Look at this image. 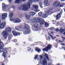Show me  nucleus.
Wrapping results in <instances>:
<instances>
[{
  "label": "nucleus",
  "instance_id": "obj_34",
  "mask_svg": "<svg viewBox=\"0 0 65 65\" xmlns=\"http://www.w3.org/2000/svg\"><path fill=\"white\" fill-rule=\"evenodd\" d=\"M50 36L51 37V38H52V39L53 40H54L55 38H56V37H53L52 36Z\"/></svg>",
  "mask_w": 65,
  "mask_h": 65
},
{
  "label": "nucleus",
  "instance_id": "obj_53",
  "mask_svg": "<svg viewBox=\"0 0 65 65\" xmlns=\"http://www.w3.org/2000/svg\"><path fill=\"white\" fill-rule=\"evenodd\" d=\"M2 1V0H0V1Z\"/></svg>",
  "mask_w": 65,
  "mask_h": 65
},
{
  "label": "nucleus",
  "instance_id": "obj_6",
  "mask_svg": "<svg viewBox=\"0 0 65 65\" xmlns=\"http://www.w3.org/2000/svg\"><path fill=\"white\" fill-rule=\"evenodd\" d=\"M7 49L6 48H5L3 49V50L4 51H2L0 50V53H2L3 52V54L2 55L4 57H5L6 56V53H7Z\"/></svg>",
  "mask_w": 65,
  "mask_h": 65
},
{
  "label": "nucleus",
  "instance_id": "obj_16",
  "mask_svg": "<svg viewBox=\"0 0 65 65\" xmlns=\"http://www.w3.org/2000/svg\"><path fill=\"white\" fill-rule=\"evenodd\" d=\"M2 45H3V44L1 42V40H0V49H3V46Z\"/></svg>",
  "mask_w": 65,
  "mask_h": 65
},
{
  "label": "nucleus",
  "instance_id": "obj_39",
  "mask_svg": "<svg viewBox=\"0 0 65 65\" xmlns=\"http://www.w3.org/2000/svg\"><path fill=\"white\" fill-rule=\"evenodd\" d=\"M28 48L29 49L28 50V51H30V50H31V47H28Z\"/></svg>",
  "mask_w": 65,
  "mask_h": 65
},
{
  "label": "nucleus",
  "instance_id": "obj_33",
  "mask_svg": "<svg viewBox=\"0 0 65 65\" xmlns=\"http://www.w3.org/2000/svg\"><path fill=\"white\" fill-rule=\"evenodd\" d=\"M38 55H35V56L34 58L35 59H38Z\"/></svg>",
  "mask_w": 65,
  "mask_h": 65
},
{
  "label": "nucleus",
  "instance_id": "obj_12",
  "mask_svg": "<svg viewBox=\"0 0 65 65\" xmlns=\"http://www.w3.org/2000/svg\"><path fill=\"white\" fill-rule=\"evenodd\" d=\"M44 1L45 4L44 6L45 7L49 5H50V3H49V2H48V1L47 0H44Z\"/></svg>",
  "mask_w": 65,
  "mask_h": 65
},
{
  "label": "nucleus",
  "instance_id": "obj_56",
  "mask_svg": "<svg viewBox=\"0 0 65 65\" xmlns=\"http://www.w3.org/2000/svg\"><path fill=\"white\" fill-rule=\"evenodd\" d=\"M56 41H57V40H56Z\"/></svg>",
  "mask_w": 65,
  "mask_h": 65
},
{
  "label": "nucleus",
  "instance_id": "obj_7",
  "mask_svg": "<svg viewBox=\"0 0 65 65\" xmlns=\"http://www.w3.org/2000/svg\"><path fill=\"white\" fill-rule=\"evenodd\" d=\"M10 20L11 22H13L15 23L20 22V19L19 18H17L14 19L11 18L10 19Z\"/></svg>",
  "mask_w": 65,
  "mask_h": 65
},
{
  "label": "nucleus",
  "instance_id": "obj_49",
  "mask_svg": "<svg viewBox=\"0 0 65 65\" xmlns=\"http://www.w3.org/2000/svg\"><path fill=\"white\" fill-rule=\"evenodd\" d=\"M52 10V9H49V10H50H50Z\"/></svg>",
  "mask_w": 65,
  "mask_h": 65
},
{
  "label": "nucleus",
  "instance_id": "obj_29",
  "mask_svg": "<svg viewBox=\"0 0 65 65\" xmlns=\"http://www.w3.org/2000/svg\"><path fill=\"white\" fill-rule=\"evenodd\" d=\"M34 18H32V19H31L30 20V22L31 23H35V22H34Z\"/></svg>",
  "mask_w": 65,
  "mask_h": 65
},
{
  "label": "nucleus",
  "instance_id": "obj_57",
  "mask_svg": "<svg viewBox=\"0 0 65 65\" xmlns=\"http://www.w3.org/2000/svg\"><path fill=\"white\" fill-rule=\"evenodd\" d=\"M57 23L59 24V23H58V22H57Z\"/></svg>",
  "mask_w": 65,
  "mask_h": 65
},
{
  "label": "nucleus",
  "instance_id": "obj_4",
  "mask_svg": "<svg viewBox=\"0 0 65 65\" xmlns=\"http://www.w3.org/2000/svg\"><path fill=\"white\" fill-rule=\"evenodd\" d=\"M23 29H26L25 31L23 32L24 34H28L30 32V27L27 24H25L24 26Z\"/></svg>",
  "mask_w": 65,
  "mask_h": 65
},
{
  "label": "nucleus",
  "instance_id": "obj_50",
  "mask_svg": "<svg viewBox=\"0 0 65 65\" xmlns=\"http://www.w3.org/2000/svg\"><path fill=\"white\" fill-rule=\"evenodd\" d=\"M59 42H62L61 41H60V40H59Z\"/></svg>",
  "mask_w": 65,
  "mask_h": 65
},
{
  "label": "nucleus",
  "instance_id": "obj_20",
  "mask_svg": "<svg viewBox=\"0 0 65 65\" xmlns=\"http://www.w3.org/2000/svg\"><path fill=\"white\" fill-rule=\"evenodd\" d=\"M5 6H6V5H5L4 3H3L2 4V8H3V9H4L5 10V9L6 8H5Z\"/></svg>",
  "mask_w": 65,
  "mask_h": 65
},
{
  "label": "nucleus",
  "instance_id": "obj_21",
  "mask_svg": "<svg viewBox=\"0 0 65 65\" xmlns=\"http://www.w3.org/2000/svg\"><path fill=\"white\" fill-rule=\"evenodd\" d=\"M35 51L37 52L38 53H39L40 52H41V50L38 48H36L35 49Z\"/></svg>",
  "mask_w": 65,
  "mask_h": 65
},
{
  "label": "nucleus",
  "instance_id": "obj_28",
  "mask_svg": "<svg viewBox=\"0 0 65 65\" xmlns=\"http://www.w3.org/2000/svg\"><path fill=\"white\" fill-rule=\"evenodd\" d=\"M26 0H16L15 1H25ZM39 0H35L34 1H39Z\"/></svg>",
  "mask_w": 65,
  "mask_h": 65
},
{
  "label": "nucleus",
  "instance_id": "obj_41",
  "mask_svg": "<svg viewBox=\"0 0 65 65\" xmlns=\"http://www.w3.org/2000/svg\"><path fill=\"white\" fill-rule=\"evenodd\" d=\"M61 45H65V44L63 43H61Z\"/></svg>",
  "mask_w": 65,
  "mask_h": 65
},
{
  "label": "nucleus",
  "instance_id": "obj_55",
  "mask_svg": "<svg viewBox=\"0 0 65 65\" xmlns=\"http://www.w3.org/2000/svg\"><path fill=\"white\" fill-rule=\"evenodd\" d=\"M64 9V11L65 12V9Z\"/></svg>",
  "mask_w": 65,
  "mask_h": 65
},
{
  "label": "nucleus",
  "instance_id": "obj_48",
  "mask_svg": "<svg viewBox=\"0 0 65 65\" xmlns=\"http://www.w3.org/2000/svg\"><path fill=\"white\" fill-rule=\"evenodd\" d=\"M48 65H51V63H49Z\"/></svg>",
  "mask_w": 65,
  "mask_h": 65
},
{
  "label": "nucleus",
  "instance_id": "obj_45",
  "mask_svg": "<svg viewBox=\"0 0 65 65\" xmlns=\"http://www.w3.org/2000/svg\"><path fill=\"white\" fill-rule=\"evenodd\" d=\"M48 39H50V37H48Z\"/></svg>",
  "mask_w": 65,
  "mask_h": 65
},
{
  "label": "nucleus",
  "instance_id": "obj_18",
  "mask_svg": "<svg viewBox=\"0 0 65 65\" xmlns=\"http://www.w3.org/2000/svg\"><path fill=\"white\" fill-rule=\"evenodd\" d=\"M35 14H36V13L33 11L30 12V15L31 16H34Z\"/></svg>",
  "mask_w": 65,
  "mask_h": 65
},
{
  "label": "nucleus",
  "instance_id": "obj_59",
  "mask_svg": "<svg viewBox=\"0 0 65 65\" xmlns=\"http://www.w3.org/2000/svg\"><path fill=\"white\" fill-rule=\"evenodd\" d=\"M58 22V23H59V22Z\"/></svg>",
  "mask_w": 65,
  "mask_h": 65
},
{
  "label": "nucleus",
  "instance_id": "obj_5",
  "mask_svg": "<svg viewBox=\"0 0 65 65\" xmlns=\"http://www.w3.org/2000/svg\"><path fill=\"white\" fill-rule=\"evenodd\" d=\"M53 6H55V7H58V6L63 7L64 4H61L60 3L58 2V1H55L53 3Z\"/></svg>",
  "mask_w": 65,
  "mask_h": 65
},
{
  "label": "nucleus",
  "instance_id": "obj_27",
  "mask_svg": "<svg viewBox=\"0 0 65 65\" xmlns=\"http://www.w3.org/2000/svg\"><path fill=\"white\" fill-rule=\"evenodd\" d=\"M17 28L19 30H22V27L20 26L17 27Z\"/></svg>",
  "mask_w": 65,
  "mask_h": 65
},
{
  "label": "nucleus",
  "instance_id": "obj_36",
  "mask_svg": "<svg viewBox=\"0 0 65 65\" xmlns=\"http://www.w3.org/2000/svg\"><path fill=\"white\" fill-rule=\"evenodd\" d=\"M50 30H55V28L54 27H52L51 28H49Z\"/></svg>",
  "mask_w": 65,
  "mask_h": 65
},
{
  "label": "nucleus",
  "instance_id": "obj_23",
  "mask_svg": "<svg viewBox=\"0 0 65 65\" xmlns=\"http://www.w3.org/2000/svg\"><path fill=\"white\" fill-rule=\"evenodd\" d=\"M44 56L46 57H44V58H45L46 59V58L48 60V61H50V60H49V58H48V57H47V55L46 54H45Z\"/></svg>",
  "mask_w": 65,
  "mask_h": 65
},
{
  "label": "nucleus",
  "instance_id": "obj_54",
  "mask_svg": "<svg viewBox=\"0 0 65 65\" xmlns=\"http://www.w3.org/2000/svg\"><path fill=\"white\" fill-rule=\"evenodd\" d=\"M57 36L58 37V36H58V35H57Z\"/></svg>",
  "mask_w": 65,
  "mask_h": 65
},
{
  "label": "nucleus",
  "instance_id": "obj_52",
  "mask_svg": "<svg viewBox=\"0 0 65 65\" xmlns=\"http://www.w3.org/2000/svg\"><path fill=\"white\" fill-rule=\"evenodd\" d=\"M62 48H65V47H62Z\"/></svg>",
  "mask_w": 65,
  "mask_h": 65
},
{
  "label": "nucleus",
  "instance_id": "obj_11",
  "mask_svg": "<svg viewBox=\"0 0 65 65\" xmlns=\"http://www.w3.org/2000/svg\"><path fill=\"white\" fill-rule=\"evenodd\" d=\"M6 25V23L5 22H3L0 25V29H3Z\"/></svg>",
  "mask_w": 65,
  "mask_h": 65
},
{
  "label": "nucleus",
  "instance_id": "obj_1",
  "mask_svg": "<svg viewBox=\"0 0 65 65\" xmlns=\"http://www.w3.org/2000/svg\"><path fill=\"white\" fill-rule=\"evenodd\" d=\"M33 2V1L29 0L26 4H24L22 5L21 9L24 11H26L30 8V5Z\"/></svg>",
  "mask_w": 65,
  "mask_h": 65
},
{
  "label": "nucleus",
  "instance_id": "obj_25",
  "mask_svg": "<svg viewBox=\"0 0 65 65\" xmlns=\"http://www.w3.org/2000/svg\"><path fill=\"white\" fill-rule=\"evenodd\" d=\"M34 7L35 9H38V6L37 5H34Z\"/></svg>",
  "mask_w": 65,
  "mask_h": 65
},
{
  "label": "nucleus",
  "instance_id": "obj_15",
  "mask_svg": "<svg viewBox=\"0 0 65 65\" xmlns=\"http://www.w3.org/2000/svg\"><path fill=\"white\" fill-rule=\"evenodd\" d=\"M7 15V13H4L2 14V19L3 20H4Z\"/></svg>",
  "mask_w": 65,
  "mask_h": 65
},
{
  "label": "nucleus",
  "instance_id": "obj_26",
  "mask_svg": "<svg viewBox=\"0 0 65 65\" xmlns=\"http://www.w3.org/2000/svg\"><path fill=\"white\" fill-rule=\"evenodd\" d=\"M38 14V16L39 17H40V16H41V15H42V12H40Z\"/></svg>",
  "mask_w": 65,
  "mask_h": 65
},
{
  "label": "nucleus",
  "instance_id": "obj_37",
  "mask_svg": "<svg viewBox=\"0 0 65 65\" xmlns=\"http://www.w3.org/2000/svg\"><path fill=\"white\" fill-rule=\"evenodd\" d=\"M8 1L9 3H10L12 2V0H8Z\"/></svg>",
  "mask_w": 65,
  "mask_h": 65
},
{
  "label": "nucleus",
  "instance_id": "obj_3",
  "mask_svg": "<svg viewBox=\"0 0 65 65\" xmlns=\"http://www.w3.org/2000/svg\"><path fill=\"white\" fill-rule=\"evenodd\" d=\"M40 58L38 59V60L39 61V64H41L43 65H46L47 63H46V58L45 57H44L43 60L42 59L43 58V57L42 55H40L39 56Z\"/></svg>",
  "mask_w": 65,
  "mask_h": 65
},
{
  "label": "nucleus",
  "instance_id": "obj_44",
  "mask_svg": "<svg viewBox=\"0 0 65 65\" xmlns=\"http://www.w3.org/2000/svg\"><path fill=\"white\" fill-rule=\"evenodd\" d=\"M61 1H65V0H60Z\"/></svg>",
  "mask_w": 65,
  "mask_h": 65
},
{
  "label": "nucleus",
  "instance_id": "obj_47",
  "mask_svg": "<svg viewBox=\"0 0 65 65\" xmlns=\"http://www.w3.org/2000/svg\"><path fill=\"white\" fill-rule=\"evenodd\" d=\"M48 12H49L48 11H47L46 12V13H48Z\"/></svg>",
  "mask_w": 65,
  "mask_h": 65
},
{
  "label": "nucleus",
  "instance_id": "obj_42",
  "mask_svg": "<svg viewBox=\"0 0 65 65\" xmlns=\"http://www.w3.org/2000/svg\"><path fill=\"white\" fill-rule=\"evenodd\" d=\"M12 8H14V6L13 5L12 6Z\"/></svg>",
  "mask_w": 65,
  "mask_h": 65
},
{
  "label": "nucleus",
  "instance_id": "obj_43",
  "mask_svg": "<svg viewBox=\"0 0 65 65\" xmlns=\"http://www.w3.org/2000/svg\"><path fill=\"white\" fill-rule=\"evenodd\" d=\"M50 33L51 34H53V33H54V32H52V31Z\"/></svg>",
  "mask_w": 65,
  "mask_h": 65
},
{
  "label": "nucleus",
  "instance_id": "obj_58",
  "mask_svg": "<svg viewBox=\"0 0 65 65\" xmlns=\"http://www.w3.org/2000/svg\"><path fill=\"white\" fill-rule=\"evenodd\" d=\"M64 50H65V48L64 49Z\"/></svg>",
  "mask_w": 65,
  "mask_h": 65
},
{
  "label": "nucleus",
  "instance_id": "obj_14",
  "mask_svg": "<svg viewBox=\"0 0 65 65\" xmlns=\"http://www.w3.org/2000/svg\"><path fill=\"white\" fill-rule=\"evenodd\" d=\"M62 11H61L60 13L59 14H58L56 16V20H58L59 18H61V14H62Z\"/></svg>",
  "mask_w": 65,
  "mask_h": 65
},
{
  "label": "nucleus",
  "instance_id": "obj_19",
  "mask_svg": "<svg viewBox=\"0 0 65 65\" xmlns=\"http://www.w3.org/2000/svg\"><path fill=\"white\" fill-rule=\"evenodd\" d=\"M42 17L44 18H46L47 17V15L46 14H43L42 15Z\"/></svg>",
  "mask_w": 65,
  "mask_h": 65
},
{
  "label": "nucleus",
  "instance_id": "obj_10",
  "mask_svg": "<svg viewBox=\"0 0 65 65\" xmlns=\"http://www.w3.org/2000/svg\"><path fill=\"white\" fill-rule=\"evenodd\" d=\"M41 21V19L40 18H38L36 20V18H34V22H36L37 23H39Z\"/></svg>",
  "mask_w": 65,
  "mask_h": 65
},
{
  "label": "nucleus",
  "instance_id": "obj_24",
  "mask_svg": "<svg viewBox=\"0 0 65 65\" xmlns=\"http://www.w3.org/2000/svg\"><path fill=\"white\" fill-rule=\"evenodd\" d=\"M42 4H43V3H42L41 2H39V5L40 7H41V8L42 7Z\"/></svg>",
  "mask_w": 65,
  "mask_h": 65
},
{
  "label": "nucleus",
  "instance_id": "obj_8",
  "mask_svg": "<svg viewBox=\"0 0 65 65\" xmlns=\"http://www.w3.org/2000/svg\"><path fill=\"white\" fill-rule=\"evenodd\" d=\"M41 25H43L44 24L46 27H47L48 26V24L46 22H45L44 20H43L40 24Z\"/></svg>",
  "mask_w": 65,
  "mask_h": 65
},
{
  "label": "nucleus",
  "instance_id": "obj_46",
  "mask_svg": "<svg viewBox=\"0 0 65 65\" xmlns=\"http://www.w3.org/2000/svg\"><path fill=\"white\" fill-rule=\"evenodd\" d=\"M62 38H63V39H65V38H64V37H62Z\"/></svg>",
  "mask_w": 65,
  "mask_h": 65
},
{
  "label": "nucleus",
  "instance_id": "obj_2",
  "mask_svg": "<svg viewBox=\"0 0 65 65\" xmlns=\"http://www.w3.org/2000/svg\"><path fill=\"white\" fill-rule=\"evenodd\" d=\"M8 32H11L10 28L9 27L6 28L5 29V30L3 31L2 33L3 36L4 38L5 39H6V38H7V36H8L9 35L8 33H7Z\"/></svg>",
  "mask_w": 65,
  "mask_h": 65
},
{
  "label": "nucleus",
  "instance_id": "obj_30",
  "mask_svg": "<svg viewBox=\"0 0 65 65\" xmlns=\"http://www.w3.org/2000/svg\"><path fill=\"white\" fill-rule=\"evenodd\" d=\"M65 31V30L62 29V28H61L60 29V31L61 32V33H62L63 32H64V31Z\"/></svg>",
  "mask_w": 65,
  "mask_h": 65
},
{
  "label": "nucleus",
  "instance_id": "obj_9",
  "mask_svg": "<svg viewBox=\"0 0 65 65\" xmlns=\"http://www.w3.org/2000/svg\"><path fill=\"white\" fill-rule=\"evenodd\" d=\"M52 47V45L50 44L48 45L45 48H44L43 50V51H46V52H47L48 50L51 48Z\"/></svg>",
  "mask_w": 65,
  "mask_h": 65
},
{
  "label": "nucleus",
  "instance_id": "obj_40",
  "mask_svg": "<svg viewBox=\"0 0 65 65\" xmlns=\"http://www.w3.org/2000/svg\"><path fill=\"white\" fill-rule=\"evenodd\" d=\"M14 42H17V40L16 39H15L14 40Z\"/></svg>",
  "mask_w": 65,
  "mask_h": 65
},
{
  "label": "nucleus",
  "instance_id": "obj_35",
  "mask_svg": "<svg viewBox=\"0 0 65 65\" xmlns=\"http://www.w3.org/2000/svg\"><path fill=\"white\" fill-rule=\"evenodd\" d=\"M15 29L16 30H17V31H21V30H20L17 28L16 27H15Z\"/></svg>",
  "mask_w": 65,
  "mask_h": 65
},
{
  "label": "nucleus",
  "instance_id": "obj_22",
  "mask_svg": "<svg viewBox=\"0 0 65 65\" xmlns=\"http://www.w3.org/2000/svg\"><path fill=\"white\" fill-rule=\"evenodd\" d=\"M26 18L28 20L30 19V15H27L26 16Z\"/></svg>",
  "mask_w": 65,
  "mask_h": 65
},
{
  "label": "nucleus",
  "instance_id": "obj_51",
  "mask_svg": "<svg viewBox=\"0 0 65 65\" xmlns=\"http://www.w3.org/2000/svg\"><path fill=\"white\" fill-rule=\"evenodd\" d=\"M63 34L65 35V32L63 33Z\"/></svg>",
  "mask_w": 65,
  "mask_h": 65
},
{
  "label": "nucleus",
  "instance_id": "obj_38",
  "mask_svg": "<svg viewBox=\"0 0 65 65\" xmlns=\"http://www.w3.org/2000/svg\"><path fill=\"white\" fill-rule=\"evenodd\" d=\"M59 29L58 28H56L55 30L56 31H57H57H59Z\"/></svg>",
  "mask_w": 65,
  "mask_h": 65
},
{
  "label": "nucleus",
  "instance_id": "obj_17",
  "mask_svg": "<svg viewBox=\"0 0 65 65\" xmlns=\"http://www.w3.org/2000/svg\"><path fill=\"white\" fill-rule=\"evenodd\" d=\"M13 15V14L12 12H10L9 15V18L12 17Z\"/></svg>",
  "mask_w": 65,
  "mask_h": 65
},
{
  "label": "nucleus",
  "instance_id": "obj_13",
  "mask_svg": "<svg viewBox=\"0 0 65 65\" xmlns=\"http://www.w3.org/2000/svg\"><path fill=\"white\" fill-rule=\"evenodd\" d=\"M12 32L14 36H15L17 35H20V32L17 33L15 31H12Z\"/></svg>",
  "mask_w": 65,
  "mask_h": 65
},
{
  "label": "nucleus",
  "instance_id": "obj_32",
  "mask_svg": "<svg viewBox=\"0 0 65 65\" xmlns=\"http://www.w3.org/2000/svg\"><path fill=\"white\" fill-rule=\"evenodd\" d=\"M38 26V24H36L34 25V26L35 28H36L37 29V26Z\"/></svg>",
  "mask_w": 65,
  "mask_h": 65
},
{
  "label": "nucleus",
  "instance_id": "obj_31",
  "mask_svg": "<svg viewBox=\"0 0 65 65\" xmlns=\"http://www.w3.org/2000/svg\"><path fill=\"white\" fill-rule=\"evenodd\" d=\"M40 11V10L38 9H36L35 10V12H38V11Z\"/></svg>",
  "mask_w": 65,
  "mask_h": 65
}]
</instances>
